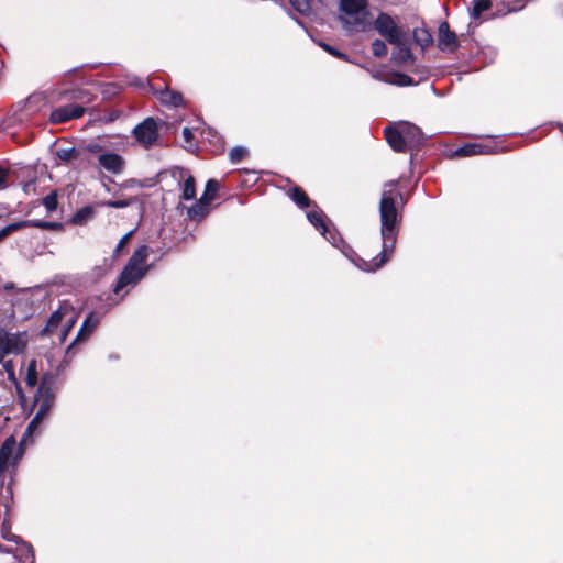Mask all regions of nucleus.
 Wrapping results in <instances>:
<instances>
[{
  "label": "nucleus",
  "instance_id": "obj_34",
  "mask_svg": "<svg viewBox=\"0 0 563 563\" xmlns=\"http://www.w3.org/2000/svg\"><path fill=\"white\" fill-rule=\"evenodd\" d=\"M1 536L4 540L12 541L14 544L21 540L20 537L10 531V526L5 521L1 528Z\"/></svg>",
  "mask_w": 563,
  "mask_h": 563
},
{
  "label": "nucleus",
  "instance_id": "obj_26",
  "mask_svg": "<svg viewBox=\"0 0 563 563\" xmlns=\"http://www.w3.org/2000/svg\"><path fill=\"white\" fill-rule=\"evenodd\" d=\"M219 185L214 179H210L206 184L205 192L200 197L203 201L211 202L218 191Z\"/></svg>",
  "mask_w": 563,
  "mask_h": 563
},
{
  "label": "nucleus",
  "instance_id": "obj_18",
  "mask_svg": "<svg viewBox=\"0 0 563 563\" xmlns=\"http://www.w3.org/2000/svg\"><path fill=\"white\" fill-rule=\"evenodd\" d=\"M307 218L316 229L321 231L322 235L324 238H327V240L329 242H331L333 245H336V239L328 230V227L325 223V216L322 210H320V209L310 210L307 212Z\"/></svg>",
  "mask_w": 563,
  "mask_h": 563
},
{
  "label": "nucleus",
  "instance_id": "obj_20",
  "mask_svg": "<svg viewBox=\"0 0 563 563\" xmlns=\"http://www.w3.org/2000/svg\"><path fill=\"white\" fill-rule=\"evenodd\" d=\"M373 77L378 80H383L385 82L396 85V86H401V87L410 86L413 84V80L411 77H409L408 75H405V74H400V73H391V74H386V75L376 73V74H373Z\"/></svg>",
  "mask_w": 563,
  "mask_h": 563
},
{
  "label": "nucleus",
  "instance_id": "obj_9",
  "mask_svg": "<svg viewBox=\"0 0 563 563\" xmlns=\"http://www.w3.org/2000/svg\"><path fill=\"white\" fill-rule=\"evenodd\" d=\"M170 176L181 187V200H191L196 196L195 178L184 168L174 167L159 174V180L164 181Z\"/></svg>",
  "mask_w": 563,
  "mask_h": 563
},
{
  "label": "nucleus",
  "instance_id": "obj_1",
  "mask_svg": "<svg viewBox=\"0 0 563 563\" xmlns=\"http://www.w3.org/2000/svg\"><path fill=\"white\" fill-rule=\"evenodd\" d=\"M394 181L386 184L385 189L382 194L379 214H380V234L383 239V249L379 255V260L373 258L372 261H365L358 258L355 265L365 272H375L380 268L391 256L396 244V227L399 222V213L395 205V192Z\"/></svg>",
  "mask_w": 563,
  "mask_h": 563
},
{
  "label": "nucleus",
  "instance_id": "obj_27",
  "mask_svg": "<svg viewBox=\"0 0 563 563\" xmlns=\"http://www.w3.org/2000/svg\"><path fill=\"white\" fill-rule=\"evenodd\" d=\"M2 363H3V368L8 374V379L16 386L18 394H19L20 398L23 399L21 386L19 385L18 379L15 377L13 362L7 361V362H2Z\"/></svg>",
  "mask_w": 563,
  "mask_h": 563
},
{
  "label": "nucleus",
  "instance_id": "obj_37",
  "mask_svg": "<svg viewBox=\"0 0 563 563\" xmlns=\"http://www.w3.org/2000/svg\"><path fill=\"white\" fill-rule=\"evenodd\" d=\"M31 225L41 228V229H57L60 228L62 224L57 222H46V221H31L29 222Z\"/></svg>",
  "mask_w": 563,
  "mask_h": 563
},
{
  "label": "nucleus",
  "instance_id": "obj_17",
  "mask_svg": "<svg viewBox=\"0 0 563 563\" xmlns=\"http://www.w3.org/2000/svg\"><path fill=\"white\" fill-rule=\"evenodd\" d=\"M438 46L443 52H454L457 47L456 35L446 22H442L439 26Z\"/></svg>",
  "mask_w": 563,
  "mask_h": 563
},
{
  "label": "nucleus",
  "instance_id": "obj_38",
  "mask_svg": "<svg viewBox=\"0 0 563 563\" xmlns=\"http://www.w3.org/2000/svg\"><path fill=\"white\" fill-rule=\"evenodd\" d=\"M132 234H133V231H130L121 238V240L119 241V243L114 250L115 255H118L120 253V251L125 246V244L129 242Z\"/></svg>",
  "mask_w": 563,
  "mask_h": 563
},
{
  "label": "nucleus",
  "instance_id": "obj_2",
  "mask_svg": "<svg viewBox=\"0 0 563 563\" xmlns=\"http://www.w3.org/2000/svg\"><path fill=\"white\" fill-rule=\"evenodd\" d=\"M385 136L390 147L396 152L413 150L422 144L421 130L409 122H398L385 129Z\"/></svg>",
  "mask_w": 563,
  "mask_h": 563
},
{
  "label": "nucleus",
  "instance_id": "obj_22",
  "mask_svg": "<svg viewBox=\"0 0 563 563\" xmlns=\"http://www.w3.org/2000/svg\"><path fill=\"white\" fill-rule=\"evenodd\" d=\"M492 7L490 0H474L473 8L471 10V16L477 21L481 19L483 12L489 10Z\"/></svg>",
  "mask_w": 563,
  "mask_h": 563
},
{
  "label": "nucleus",
  "instance_id": "obj_5",
  "mask_svg": "<svg viewBox=\"0 0 563 563\" xmlns=\"http://www.w3.org/2000/svg\"><path fill=\"white\" fill-rule=\"evenodd\" d=\"M77 320L78 312L75 308L69 303H63L52 313L42 332L45 335H54L55 333H58L59 342L64 343Z\"/></svg>",
  "mask_w": 563,
  "mask_h": 563
},
{
  "label": "nucleus",
  "instance_id": "obj_29",
  "mask_svg": "<svg viewBox=\"0 0 563 563\" xmlns=\"http://www.w3.org/2000/svg\"><path fill=\"white\" fill-rule=\"evenodd\" d=\"M56 155L59 159L68 162L77 158L78 152L75 147L58 148Z\"/></svg>",
  "mask_w": 563,
  "mask_h": 563
},
{
  "label": "nucleus",
  "instance_id": "obj_10",
  "mask_svg": "<svg viewBox=\"0 0 563 563\" xmlns=\"http://www.w3.org/2000/svg\"><path fill=\"white\" fill-rule=\"evenodd\" d=\"M96 168L101 174H110L112 176H120L126 168L125 158L114 152L107 151L96 156Z\"/></svg>",
  "mask_w": 563,
  "mask_h": 563
},
{
  "label": "nucleus",
  "instance_id": "obj_41",
  "mask_svg": "<svg viewBox=\"0 0 563 563\" xmlns=\"http://www.w3.org/2000/svg\"><path fill=\"white\" fill-rule=\"evenodd\" d=\"M7 183V172L4 169L0 168V189H3L5 187Z\"/></svg>",
  "mask_w": 563,
  "mask_h": 563
},
{
  "label": "nucleus",
  "instance_id": "obj_11",
  "mask_svg": "<svg viewBox=\"0 0 563 563\" xmlns=\"http://www.w3.org/2000/svg\"><path fill=\"white\" fill-rule=\"evenodd\" d=\"M374 27L388 43H400V37L405 35L397 21L387 13L378 14Z\"/></svg>",
  "mask_w": 563,
  "mask_h": 563
},
{
  "label": "nucleus",
  "instance_id": "obj_42",
  "mask_svg": "<svg viewBox=\"0 0 563 563\" xmlns=\"http://www.w3.org/2000/svg\"><path fill=\"white\" fill-rule=\"evenodd\" d=\"M139 181L135 180V179H129L126 181H124L123 184H121V187L122 188H130V187H133L134 185H137Z\"/></svg>",
  "mask_w": 563,
  "mask_h": 563
},
{
  "label": "nucleus",
  "instance_id": "obj_46",
  "mask_svg": "<svg viewBox=\"0 0 563 563\" xmlns=\"http://www.w3.org/2000/svg\"><path fill=\"white\" fill-rule=\"evenodd\" d=\"M103 186H104V188H106V190H107V191H109V190H110V189H109V187H108L106 184H104Z\"/></svg>",
  "mask_w": 563,
  "mask_h": 563
},
{
  "label": "nucleus",
  "instance_id": "obj_15",
  "mask_svg": "<svg viewBox=\"0 0 563 563\" xmlns=\"http://www.w3.org/2000/svg\"><path fill=\"white\" fill-rule=\"evenodd\" d=\"M499 150L492 143H471L459 147L455 151L456 156L467 157L474 155H486L497 153Z\"/></svg>",
  "mask_w": 563,
  "mask_h": 563
},
{
  "label": "nucleus",
  "instance_id": "obj_3",
  "mask_svg": "<svg viewBox=\"0 0 563 563\" xmlns=\"http://www.w3.org/2000/svg\"><path fill=\"white\" fill-rule=\"evenodd\" d=\"M340 21L347 32H364L371 25L366 0H341Z\"/></svg>",
  "mask_w": 563,
  "mask_h": 563
},
{
  "label": "nucleus",
  "instance_id": "obj_12",
  "mask_svg": "<svg viewBox=\"0 0 563 563\" xmlns=\"http://www.w3.org/2000/svg\"><path fill=\"white\" fill-rule=\"evenodd\" d=\"M136 141L144 147L152 146L158 136L156 122L148 118L136 125L133 130Z\"/></svg>",
  "mask_w": 563,
  "mask_h": 563
},
{
  "label": "nucleus",
  "instance_id": "obj_28",
  "mask_svg": "<svg viewBox=\"0 0 563 563\" xmlns=\"http://www.w3.org/2000/svg\"><path fill=\"white\" fill-rule=\"evenodd\" d=\"M25 382L30 387H34L37 383L36 361L34 360L27 365Z\"/></svg>",
  "mask_w": 563,
  "mask_h": 563
},
{
  "label": "nucleus",
  "instance_id": "obj_24",
  "mask_svg": "<svg viewBox=\"0 0 563 563\" xmlns=\"http://www.w3.org/2000/svg\"><path fill=\"white\" fill-rule=\"evenodd\" d=\"M290 197L291 199L294 200V202L299 206L300 208H307L310 206V199L309 197L306 195V192L303 190H301L300 188L298 187H295L292 190H291V194H290Z\"/></svg>",
  "mask_w": 563,
  "mask_h": 563
},
{
  "label": "nucleus",
  "instance_id": "obj_39",
  "mask_svg": "<svg viewBox=\"0 0 563 563\" xmlns=\"http://www.w3.org/2000/svg\"><path fill=\"white\" fill-rule=\"evenodd\" d=\"M181 134H183V139H184V142H185V146L187 148L192 147V143H191V141H192V132H191V130L189 128H184Z\"/></svg>",
  "mask_w": 563,
  "mask_h": 563
},
{
  "label": "nucleus",
  "instance_id": "obj_32",
  "mask_svg": "<svg viewBox=\"0 0 563 563\" xmlns=\"http://www.w3.org/2000/svg\"><path fill=\"white\" fill-rule=\"evenodd\" d=\"M134 199H121V200H108L104 202H101L100 206L115 208V209H122L129 207Z\"/></svg>",
  "mask_w": 563,
  "mask_h": 563
},
{
  "label": "nucleus",
  "instance_id": "obj_21",
  "mask_svg": "<svg viewBox=\"0 0 563 563\" xmlns=\"http://www.w3.org/2000/svg\"><path fill=\"white\" fill-rule=\"evenodd\" d=\"M209 205L200 198L197 203L188 209V217L191 220H201L209 212Z\"/></svg>",
  "mask_w": 563,
  "mask_h": 563
},
{
  "label": "nucleus",
  "instance_id": "obj_31",
  "mask_svg": "<svg viewBox=\"0 0 563 563\" xmlns=\"http://www.w3.org/2000/svg\"><path fill=\"white\" fill-rule=\"evenodd\" d=\"M246 154H247V150L245 147H242V146L233 147L229 154L230 161L233 164H236V163L241 162L243 159V157L246 156Z\"/></svg>",
  "mask_w": 563,
  "mask_h": 563
},
{
  "label": "nucleus",
  "instance_id": "obj_4",
  "mask_svg": "<svg viewBox=\"0 0 563 563\" xmlns=\"http://www.w3.org/2000/svg\"><path fill=\"white\" fill-rule=\"evenodd\" d=\"M148 251L146 245H142L130 257L114 288L117 294L128 286H135L146 275L148 271V266H146Z\"/></svg>",
  "mask_w": 563,
  "mask_h": 563
},
{
  "label": "nucleus",
  "instance_id": "obj_13",
  "mask_svg": "<svg viewBox=\"0 0 563 563\" xmlns=\"http://www.w3.org/2000/svg\"><path fill=\"white\" fill-rule=\"evenodd\" d=\"M85 113V108L78 104H66L54 109L51 112L49 120L52 123H64L73 119H78Z\"/></svg>",
  "mask_w": 563,
  "mask_h": 563
},
{
  "label": "nucleus",
  "instance_id": "obj_33",
  "mask_svg": "<svg viewBox=\"0 0 563 563\" xmlns=\"http://www.w3.org/2000/svg\"><path fill=\"white\" fill-rule=\"evenodd\" d=\"M43 205L48 212L56 210L57 208V195L56 192H51L43 199Z\"/></svg>",
  "mask_w": 563,
  "mask_h": 563
},
{
  "label": "nucleus",
  "instance_id": "obj_44",
  "mask_svg": "<svg viewBox=\"0 0 563 563\" xmlns=\"http://www.w3.org/2000/svg\"><path fill=\"white\" fill-rule=\"evenodd\" d=\"M525 7V3H520L518 7H512L509 9V11H516V10H520Z\"/></svg>",
  "mask_w": 563,
  "mask_h": 563
},
{
  "label": "nucleus",
  "instance_id": "obj_40",
  "mask_svg": "<svg viewBox=\"0 0 563 563\" xmlns=\"http://www.w3.org/2000/svg\"><path fill=\"white\" fill-rule=\"evenodd\" d=\"M21 225H22L21 223L11 224V225H8L4 229H2L0 231V241H2L9 233H11L13 230H15L16 228H19Z\"/></svg>",
  "mask_w": 563,
  "mask_h": 563
},
{
  "label": "nucleus",
  "instance_id": "obj_25",
  "mask_svg": "<svg viewBox=\"0 0 563 563\" xmlns=\"http://www.w3.org/2000/svg\"><path fill=\"white\" fill-rule=\"evenodd\" d=\"M291 7L302 15H308L312 9V0H289Z\"/></svg>",
  "mask_w": 563,
  "mask_h": 563
},
{
  "label": "nucleus",
  "instance_id": "obj_43",
  "mask_svg": "<svg viewBox=\"0 0 563 563\" xmlns=\"http://www.w3.org/2000/svg\"><path fill=\"white\" fill-rule=\"evenodd\" d=\"M90 213H91V210L89 208H85L77 213L76 218L86 217V216H89Z\"/></svg>",
  "mask_w": 563,
  "mask_h": 563
},
{
  "label": "nucleus",
  "instance_id": "obj_8",
  "mask_svg": "<svg viewBox=\"0 0 563 563\" xmlns=\"http://www.w3.org/2000/svg\"><path fill=\"white\" fill-rule=\"evenodd\" d=\"M22 454L23 452L13 437L5 439L0 448V475L4 476L7 473H12Z\"/></svg>",
  "mask_w": 563,
  "mask_h": 563
},
{
  "label": "nucleus",
  "instance_id": "obj_19",
  "mask_svg": "<svg viewBox=\"0 0 563 563\" xmlns=\"http://www.w3.org/2000/svg\"><path fill=\"white\" fill-rule=\"evenodd\" d=\"M395 45V49L393 51V59L399 64H409L412 62V54L410 48L407 45L406 35L400 37V43H391Z\"/></svg>",
  "mask_w": 563,
  "mask_h": 563
},
{
  "label": "nucleus",
  "instance_id": "obj_30",
  "mask_svg": "<svg viewBox=\"0 0 563 563\" xmlns=\"http://www.w3.org/2000/svg\"><path fill=\"white\" fill-rule=\"evenodd\" d=\"M372 52L376 57H383L387 55V46L384 41L376 38L372 43Z\"/></svg>",
  "mask_w": 563,
  "mask_h": 563
},
{
  "label": "nucleus",
  "instance_id": "obj_16",
  "mask_svg": "<svg viewBox=\"0 0 563 563\" xmlns=\"http://www.w3.org/2000/svg\"><path fill=\"white\" fill-rule=\"evenodd\" d=\"M101 321V316L96 312H90L82 325L80 327L78 334L74 342L70 344L69 349H71L75 344L86 341L90 334L95 331V329L98 327V324Z\"/></svg>",
  "mask_w": 563,
  "mask_h": 563
},
{
  "label": "nucleus",
  "instance_id": "obj_23",
  "mask_svg": "<svg viewBox=\"0 0 563 563\" xmlns=\"http://www.w3.org/2000/svg\"><path fill=\"white\" fill-rule=\"evenodd\" d=\"M161 101L173 107H178L183 103V96L176 91L165 90L161 93Z\"/></svg>",
  "mask_w": 563,
  "mask_h": 563
},
{
  "label": "nucleus",
  "instance_id": "obj_45",
  "mask_svg": "<svg viewBox=\"0 0 563 563\" xmlns=\"http://www.w3.org/2000/svg\"><path fill=\"white\" fill-rule=\"evenodd\" d=\"M13 287H14V286H13V284H12V283H9V284L4 285V289H5V290H11V289H13Z\"/></svg>",
  "mask_w": 563,
  "mask_h": 563
},
{
  "label": "nucleus",
  "instance_id": "obj_35",
  "mask_svg": "<svg viewBox=\"0 0 563 563\" xmlns=\"http://www.w3.org/2000/svg\"><path fill=\"white\" fill-rule=\"evenodd\" d=\"M320 46L325 51L328 52L329 54H331L332 56L334 57H338L340 59H343V60H349L347 58V55H345L344 53L338 51L336 48L325 44V43H321Z\"/></svg>",
  "mask_w": 563,
  "mask_h": 563
},
{
  "label": "nucleus",
  "instance_id": "obj_36",
  "mask_svg": "<svg viewBox=\"0 0 563 563\" xmlns=\"http://www.w3.org/2000/svg\"><path fill=\"white\" fill-rule=\"evenodd\" d=\"M85 151L91 153V154H96L97 156L100 155L101 153H106L107 151L102 147V145H100L99 143L97 142H91V143H88L85 147H84Z\"/></svg>",
  "mask_w": 563,
  "mask_h": 563
},
{
  "label": "nucleus",
  "instance_id": "obj_7",
  "mask_svg": "<svg viewBox=\"0 0 563 563\" xmlns=\"http://www.w3.org/2000/svg\"><path fill=\"white\" fill-rule=\"evenodd\" d=\"M27 342L29 336L26 332L12 333L0 328V364L7 355L22 353Z\"/></svg>",
  "mask_w": 563,
  "mask_h": 563
},
{
  "label": "nucleus",
  "instance_id": "obj_6",
  "mask_svg": "<svg viewBox=\"0 0 563 563\" xmlns=\"http://www.w3.org/2000/svg\"><path fill=\"white\" fill-rule=\"evenodd\" d=\"M54 399L55 396L52 388L47 385L46 379H43L38 386L33 404V406L37 407V411L34 418L30 421L24 433V438L32 435L38 429L40 424L48 416L54 405Z\"/></svg>",
  "mask_w": 563,
  "mask_h": 563
},
{
  "label": "nucleus",
  "instance_id": "obj_14",
  "mask_svg": "<svg viewBox=\"0 0 563 563\" xmlns=\"http://www.w3.org/2000/svg\"><path fill=\"white\" fill-rule=\"evenodd\" d=\"M0 552L12 553L20 563H34L33 549L29 543L20 540L14 545L4 547L0 543Z\"/></svg>",
  "mask_w": 563,
  "mask_h": 563
}]
</instances>
